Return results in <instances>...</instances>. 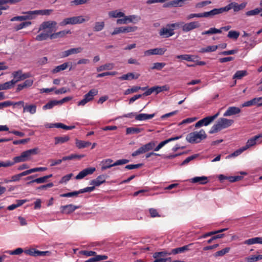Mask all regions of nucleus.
<instances>
[{"label": "nucleus", "mask_w": 262, "mask_h": 262, "mask_svg": "<svg viewBox=\"0 0 262 262\" xmlns=\"http://www.w3.org/2000/svg\"><path fill=\"white\" fill-rule=\"evenodd\" d=\"M260 259H262V255H252L246 258L248 262H256Z\"/></svg>", "instance_id": "nucleus-43"}, {"label": "nucleus", "mask_w": 262, "mask_h": 262, "mask_svg": "<svg viewBox=\"0 0 262 262\" xmlns=\"http://www.w3.org/2000/svg\"><path fill=\"white\" fill-rule=\"evenodd\" d=\"M239 36V32L236 31L231 30L228 32L227 37L231 39L236 40Z\"/></svg>", "instance_id": "nucleus-48"}, {"label": "nucleus", "mask_w": 262, "mask_h": 262, "mask_svg": "<svg viewBox=\"0 0 262 262\" xmlns=\"http://www.w3.org/2000/svg\"><path fill=\"white\" fill-rule=\"evenodd\" d=\"M247 5V3H243L241 4H238L235 2H232L226 6L223 7L224 12H228L230 10L233 9L234 12H238L241 10L244 9Z\"/></svg>", "instance_id": "nucleus-12"}, {"label": "nucleus", "mask_w": 262, "mask_h": 262, "mask_svg": "<svg viewBox=\"0 0 262 262\" xmlns=\"http://www.w3.org/2000/svg\"><path fill=\"white\" fill-rule=\"evenodd\" d=\"M181 26L182 30L184 32H188L192 30L199 28L200 27V24L198 21H193L187 23H179Z\"/></svg>", "instance_id": "nucleus-10"}, {"label": "nucleus", "mask_w": 262, "mask_h": 262, "mask_svg": "<svg viewBox=\"0 0 262 262\" xmlns=\"http://www.w3.org/2000/svg\"><path fill=\"white\" fill-rule=\"evenodd\" d=\"M46 181H47L46 177V176H43L42 177H40V178L35 179L33 180H32L31 181L28 182L27 184H31V183H33L34 182H35L37 184H41V183H43L46 182Z\"/></svg>", "instance_id": "nucleus-54"}, {"label": "nucleus", "mask_w": 262, "mask_h": 262, "mask_svg": "<svg viewBox=\"0 0 262 262\" xmlns=\"http://www.w3.org/2000/svg\"><path fill=\"white\" fill-rule=\"evenodd\" d=\"M137 29L136 26H127V27H121L116 28L114 31L111 33L112 35H115L120 33H129L134 32Z\"/></svg>", "instance_id": "nucleus-13"}, {"label": "nucleus", "mask_w": 262, "mask_h": 262, "mask_svg": "<svg viewBox=\"0 0 262 262\" xmlns=\"http://www.w3.org/2000/svg\"><path fill=\"white\" fill-rule=\"evenodd\" d=\"M224 12V10L223 7L218 9H214L210 11L203 13V17H210L217 14L223 13Z\"/></svg>", "instance_id": "nucleus-19"}, {"label": "nucleus", "mask_w": 262, "mask_h": 262, "mask_svg": "<svg viewBox=\"0 0 262 262\" xmlns=\"http://www.w3.org/2000/svg\"><path fill=\"white\" fill-rule=\"evenodd\" d=\"M38 251L34 248H31L29 249L25 250V253L27 255L32 256H38Z\"/></svg>", "instance_id": "nucleus-52"}, {"label": "nucleus", "mask_w": 262, "mask_h": 262, "mask_svg": "<svg viewBox=\"0 0 262 262\" xmlns=\"http://www.w3.org/2000/svg\"><path fill=\"white\" fill-rule=\"evenodd\" d=\"M25 202H26V200H16V204H12L11 205H9L7 207V209L9 210H13L16 209V208H17L18 207H20L23 204H24Z\"/></svg>", "instance_id": "nucleus-35"}, {"label": "nucleus", "mask_w": 262, "mask_h": 262, "mask_svg": "<svg viewBox=\"0 0 262 262\" xmlns=\"http://www.w3.org/2000/svg\"><path fill=\"white\" fill-rule=\"evenodd\" d=\"M193 57L194 56L193 55L190 54H183L176 56V58L177 59L184 60L187 61H193Z\"/></svg>", "instance_id": "nucleus-40"}, {"label": "nucleus", "mask_w": 262, "mask_h": 262, "mask_svg": "<svg viewBox=\"0 0 262 262\" xmlns=\"http://www.w3.org/2000/svg\"><path fill=\"white\" fill-rule=\"evenodd\" d=\"M24 14V15L22 16H18L13 17L11 19V21H23L26 20H32L35 19L36 18L35 13L34 10L33 11H29L27 12H23L22 13Z\"/></svg>", "instance_id": "nucleus-9"}, {"label": "nucleus", "mask_w": 262, "mask_h": 262, "mask_svg": "<svg viewBox=\"0 0 262 262\" xmlns=\"http://www.w3.org/2000/svg\"><path fill=\"white\" fill-rule=\"evenodd\" d=\"M88 19H87V20H86L82 16H73L64 19L60 23V25L64 26L67 25L81 24Z\"/></svg>", "instance_id": "nucleus-6"}, {"label": "nucleus", "mask_w": 262, "mask_h": 262, "mask_svg": "<svg viewBox=\"0 0 262 262\" xmlns=\"http://www.w3.org/2000/svg\"><path fill=\"white\" fill-rule=\"evenodd\" d=\"M219 115V113H217L213 116L206 117L195 124L196 128L200 127L202 126H207L212 122Z\"/></svg>", "instance_id": "nucleus-11"}, {"label": "nucleus", "mask_w": 262, "mask_h": 262, "mask_svg": "<svg viewBox=\"0 0 262 262\" xmlns=\"http://www.w3.org/2000/svg\"><path fill=\"white\" fill-rule=\"evenodd\" d=\"M218 48V46H209L206 48H201L200 50V53H207L215 51Z\"/></svg>", "instance_id": "nucleus-37"}, {"label": "nucleus", "mask_w": 262, "mask_h": 262, "mask_svg": "<svg viewBox=\"0 0 262 262\" xmlns=\"http://www.w3.org/2000/svg\"><path fill=\"white\" fill-rule=\"evenodd\" d=\"M230 250V247H226L220 251H218L213 254L215 257L223 256L229 252Z\"/></svg>", "instance_id": "nucleus-36"}, {"label": "nucleus", "mask_w": 262, "mask_h": 262, "mask_svg": "<svg viewBox=\"0 0 262 262\" xmlns=\"http://www.w3.org/2000/svg\"><path fill=\"white\" fill-rule=\"evenodd\" d=\"M241 112V109L235 106H230L228 107L227 111L224 113L223 116L224 117L236 115Z\"/></svg>", "instance_id": "nucleus-22"}, {"label": "nucleus", "mask_w": 262, "mask_h": 262, "mask_svg": "<svg viewBox=\"0 0 262 262\" xmlns=\"http://www.w3.org/2000/svg\"><path fill=\"white\" fill-rule=\"evenodd\" d=\"M155 260L153 262H170L171 259L170 257L168 258H154Z\"/></svg>", "instance_id": "nucleus-64"}, {"label": "nucleus", "mask_w": 262, "mask_h": 262, "mask_svg": "<svg viewBox=\"0 0 262 262\" xmlns=\"http://www.w3.org/2000/svg\"><path fill=\"white\" fill-rule=\"evenodd\" d=\"M79 194V190L71 192H68L66 193L61 194L60 195V197H73L75 196H77Z\"/></svg>", "instance_id": "nucleus-61"}, {"label": "nucleus", "mask_w": 262, "mask_h": 262, "mask_svg": "<svg viewBox=\"0 0 262 262\" xmlns=\"http://www.w3.org/2000/svg\"><path fill=\"white\" fill-rule=\"evenodd\" d=\"M14 77L15 84L20 80H21V71L19 70L17 71L14 72L12 74Z\"/></svg>", "instance_id": "nucleus-51"}, {"label": "nucleus", "mask_w": 262, "mask_h": 262, "mask_svg": "<svg viewBox=\"0 0 262 262\" xmlns=\"http://www.w3.org/2000/svg\"><path fill=\"white\" fill-rule=\"evenodd\" d=\"M155 114H140L136 115V119L139 121H143L151 119L155 116Z\"/></svg>", "instance_id": "nucleus-26"}, {"label": "nucleus", "mask_w": 262, "mask_h": 262, "mask_svg": "<svg viewBox=\"0 0 262 262\" xmlns=\"http://www.w3.org/2000/svg\"><path fill=\"white\" fill-rule=\"evenodd\" d=\"M108 15L111 18H120L124 16V13L118 10L112 11L108 12Z\"/></svg>", "instance_id": "nucleus-34"}, {"label": "nucleus", "mask_w": 262, "mask_h": 262, "mask_svg": "<svg viewBox=\"0 0 262 262\" xmlns=\"http://www.w3.org/2000/svg\"><path fill=\"white\" fill-rule=\"evenodd\" d=\"M129 160L125 159H119L114 162L112 159H106L101 162V170L104 171L113 166L125 164Z\"/></svg>", "instance_id": "nucleus-3"}, {"label": "nucleus", "mask_w": 262, "mask_h": 262, "mask_svg": "<svg viewBox=\"0 0 262 262\" xmlns=\"http://www.w3.org/2000/svg\"><path fill=\"white\" fill-rule=\"evenodd\" d=\"M254 105L257 106H262V97L253 98Z\"/></svg>", "instance_id": "nucleus-63"}, {"label": "nucleus", "mask_w": 262, "mask_h": 262, "mask_svg": "<svg viewBox=\"0 0 262 262\" xmlns=\"http://www.w3.org/2000/svg\"><path fill=\"white\" fill-rule=\"evenodd\" d=\"M71 32L70 30H63L58 32L53 33L50 35V39H55L58 37H63L68 34H70Z\"/></svg>", "instance_id": "nucleus-30"}, {"label": "nucleus", "mask_w": 262, "mask_h": 262, "mask_svg": "<svg viewBox=\"0 0 262 262\" xmlns=\"http://www.w3.org/2000/svg\"><path fill=\"white\" fill-rule=\"evenodd\" d=\"M256 144H257V140L256 139L255 137L253 136L247 140V141L246 143V145L245 146H244L243 147L246 150L248 149L255 146L256 145Z\"/></svg>", "instance_id": "nucleus-29"}, {"label": "nucleus", "mask_w": 262, "mask_h": 262, "mask_svg": "<svg viewBox=\"0 0 262 262\" xmlns=\"http://www.w3.org/2000/svg\"><path fill=\"white\" fill-rule=\"evenodd\" d=\"M75 144L78 148L81 149L89 146L91 144V143L89 141H85L76 139Z\"/></svg>", "instance_id": "nucleus-33"}, {"label": "nucleus", "mask_w": 262, "mask_h": 262, "mask_svg": "<svg viewBox=\"0 0 262 262\" xmlns=\"http://www.w3.org/2000/svg\"><path fill=\"white\" fill-rule=\"evenodd\" d=\"M155 146V142L154 141H151L144 145H143L145 152L148 151L152 150Z\"/></svg>", "instance_id": "nucleus-56"}, {"label": "nucleus", "mask_w": 262, "mask_h": 262, "mask_svg": "<svg viewBox=\"0 0 262 262\" xmlns=\"http://www.w3.org/2000/svg\"><path fill=\"white\" fill-rule=\"evenodd\" d=\"M82 50L83 48L81 47L71 48L69 50L62 52L61 53V56L62 58H65L72 54L80 53Z\"/></svg>", "instance_id": "nucleus-17"}, {"label": "nucleus", "mask_w": 262, "mask_h": 262, "mask_svg": "<svg viewBox=\"0 0 262 262\" xmlns=\"http://www.w3.org/2000/svg\"><path fill=\"white\" fill-rule=\"evenodd\" d=\"M98 93V91L97 89H91L83 96L82 100L77 102V105L79 106H84L88 102L93 101L95 96L97 95Z\"/></svg>", "instance_id": "nucleus-5"}, {"label": "nucleus", "mask_w": 262, "mask_h": 262, "mask_svg": "<svg viewBox=\"0 0 262 262\" xmlns=\"http://www.w3.org/2000/svg\"><path fill=\"white\" fill-rule=\"evenodd\" d=\"M248 75L247 71L246 70H241L237 71L234 74L233 76V79H241L243 77Z\"/></svg>", "instance_id": "nucleus-39"}, {"label": "nucleus", "mask_w": 262, "mask_h": 262, "mask_svg": "<svg viewBox=\"0 0 262 262\" xmlns=\"http://www.w3.org/2000/svg\"><path fill=\"white\" fill-rule=\"evenodd\" d=\"M50 35L47 31H45L39 35H37L35 40L37 41H42L47 40L49 37L50 38Z\"/></svg>", "instance_id": "nucleus-38"}, {"label": "nucleus", "mask_w": 262, "mask_h": 262, "mask_svg": "<svg viewBox=\"0 0 262 262\" xmlns=\"http://www.w3.org/2000/svg\"><path fill=\"white\" fill-rule=\"evenodd\" d=\"M244 243L248 245L255 244H262V237H256L251 238L245 241Z\"/></svg>", "instance_id": "nucleus-27"}, {"label": "nucleus", "mask_w": 262, "mask_h": 262, "mask_svg": "<svg viewBox=\"0 0 262 262\" xmlns=\"http://www.w3.org/2000/svg\"><path fill=\"white\" fill-rule=\"evenodd\" d=\"M154 90V92H156V94H158L162 91H166L169 90L168 86L167 85H163V86H156L152 87Z\"/></svg>", "instance_id": "nucleus-45"}, {"label": "nucleus", "mask_w": 262, "mask_h": 262, "mask_svg": "<svg viewBox=\"0 0 262 262\" xmlns=\"http://www.w3.org/2000/svg\"><path fill=\"white\" fill-rule=\"evenodd\" d=\"M122 17H123V18H119L117 20V24H126L129 23L136 24L141 19L140 17L136 15H130L128 16H125L124 15V16H122Z\"/></svg>", "instance_id": "nucleus-8"}, {"label": "nucleus", "mask_w": 262, "mask_h": 262, "mask_svg": "<svg viewBox=\"0 0 262 262\" xmlns=\"http://www.w3.org/2000/svg\"><path fill=\"white\" fill-rule=\"evenodd\" d=\"M37 106L35 104H26L24 106L23 113H29L31 115L36 113Z\"/></svg>", "instance_id": "nucleus-20"}, {"label": "nucleus", "mask_w": 262, "mask_h": 262, "mask_svg": "<svg viewBox=\"0 0 262 262\" xmlns=\"http://www.w3.org/2000/svg\"><path fill=\"white\" fill-rule=\"evenodd\" d=\"M207 134L205 130L201 129L199 131H195L188 134L186 138L187 142L190 143H199L203 140L206 139Z\"/></svg>", "instance_id": "nucleus-1"}, {"label": "nucleus", "mask_w": 262, "mask_h": 262, "mask_svg": "<svg viewBox=\"0 0 262 262\" xmlns=\"http://www.w3.org/2000/svg\"><path fill=\"white\" fill-rule=\"evenodd\" d=\"M262 11V8H257L253 10L247 11L245 13L247 16H255Z\"/></svg>", "instance_id": "nucleus-42"}, {"label": "nucleus", "mask_w": 262, "mask_h": 262, "mask_svg": "<svg viewBox=\"0 0 262 262\" xmlns=\"http://www.w3.org/2000/svg\"><path fill=\"white\" fill-rule=\"evenodd\" d=\"M79 206L74 205L73 204H69L60 206V211L62 213L70 214L74 212L76 209H78Z\"/></svg>", "instance_id": "nucleus-16"}, {"label": "nucleus", "mask_w": 262, "mask_h": 262, "mask_svg": "<svg viewBox=\"0 0 262 262\" xmlns=\"http://www.w3.org/2000/svg\"><path fill=\"white\" fill-rule=\"evenodd\" d=\"M166 51L165 48H157L147 50L144 52L145 56H148L153 55H162Z\"/></svg>", "instance_id": "nucleus-14"}, {"label": "nucleus", "mask_w": 262, "mask_h": 262, "mask_svg": "<svg viewBox=\"0 0 262 262\" xmlns=\"http://www.w3.org/2000/svg\"><path fill=\"white\" fill-rule=\"evenodd\" d=\"M105 182V178L103 175H100L97 177L96 179L92 180L90 181V185L96 186H99Z\"/></svg>", "instance_id": "nucleus-21"}, {"label": "nucleus", "mask_w": 262, "mask_h": 262, "mask_svg": "<svg viewBox=\"0 0 262 262\" xmlns=\"http://www.w3.org/2000/svg\"><path fill=\"white\" fill-rule=\"evenodd\" d=\"M36 16L37 15H48L52 12V10L46 9V10H34Z\"/></svg>", "instance_id": "nucleus-47"}, {"label": "nucleus", "mask_w": 262, "mask_h": 262, "mask_svg": "<svg viewBox=\"0 0 262 262\" xmlns=\"http://www.w3.org/2000/svg\"><path fill=\"white\" fill-rule=\"evenodd\" d=\"M57 23L55 21H47L43 22L39 26V31L46 30L50 34L57 30Z\"/></svg>", "instance_id": "nucleus-7"}, {"label": "nucleus", "mask_w": 262, "mask_h": 262, "mask_svg": "<svg viewBox=\"0 0 262 262\" xmlns=\"http://www.w3.org/2000/svg\"><path fill=\"white\" fill-rule=\"evenodd\" d=\"M139 75H138L135 77L133 73H128L126 74H124L118 77V79L120 80H128L133 79H137L139 77Z\"/></svg>", "instance_id": "nucleus-31"}, {"label": "nucleus", "mask_w": 262, "mask_h": 262, "mask_svg": "<svg viewBox=\"0 0 262 262\" xmlns=\"http://www.w3.org/2000/svg\"><path fill=\"white\" fill-rule=\"evenodd\" d=\"M72 63L70 62H64L59 66L56 67L54 69L52 70V73H57L60 71L66 70L68 67L71 65Z\"/></svg>", "instance_id": "nucleus-24"}, {"label": "nucleus", "mask_w": 262, "mask_h": 262, "mask_svg": "<svg viewBox=\"0 0 262 262\" xmlns=\"http://www.w3.org/2000/svg\"><path fill=\"white\" fill-rule=\"evenodd\" d=\"M14 165V163L10 160L0 162V167H8Z\"/></svg>", "instance_id": "nucleus-60"}, {"label": "nucleus", "mask_w": 262, "mask_h": 262, "mask_svg": "<svg viewBox=\"0 0 262 262\" xmlns=\"http://www.w3.org/2000/svg\"><path fill=\"white\" fill-rule=\"evenodd\" d=\"M114 68V64L113 63H107L97 68V71L99 72L105 70H111Z\"/></svg>", "instance_id": "nucleus-28"}, {"label": "nucleus", "mask_w": 262, "mask_h": 262, "mask_svg": "<svg viewBox=\"0 0 262 262\" xmlns=\"http://www.w3.org/2000/svg\"><path fill=\"white\" fill-rule=\"evenodd\" d=\"M192 245V244H190L189 245L173 249L171 250V254H177L178 253H183L186 251H188L189 250V247H190Z\"/></svg>", "instance_id": "nucleus-25"}, {"label": "nucleus", "mask_w": 262, "mask_h": 262, "mask_svg": "<svg viewBox=\"0 0 262 262\" xmlns=\"http://www.w3.org/2000/svg\"><path fill=\"white\" fill-rule=\"evenodd\" d=\"M245 150H246V149L243 146L241 148L235 150L234 152L232 153L231 155H229L228 156V157L231 158V157H237V156H239V155H241L243 152H244Z\"/></svg>", "instance_id": "nucleus-58"}, {"label": "nucleus", "mask_w": 262, "mask_h": 262, "mask_svg": "<svg viewBox=\"0 0 262 262\" xmlns=\"http://www.w3.org/2000/svg\"><path fill=\"white\" fill-rule=\"evenodd\" d=\"M171 254V252H168L167 251H162L159 252H156L153 254L154 258H164L167 255H169Z\"/></svg>", "instance_id": "nucleus-46"}, {"label": "nucleus", "mask_w": 262, "mask_h": 262, "mask_svg": "<svg viewBox=\"0 0 262 262\" xmlns=\"http://www.w3.org/2000/svg\"><path fill=\"white\" fill-rule=\"evenodd\" d=\"M15 84L14 79H12L11 81L6 82L4 83H3V89L8 90L12 88Z\"/></svg>", "instance_id": "nucleus-55"}, {"label": "nucleus", "mask_w": 262, "mask_h": 262, "mask_svg": "<svg viewBox=\"0 0 262 262\" xmlns=\"http://www.w3.org/2000/svg\"><path fill=\"white\" fill-rule=\"evenodd\" d=\"M145 152H146L144 150L143 146H142L141 147H140L138 149H137V150L134 151L132 153V156L133 157H136L139 155L142 154Z\"/></svg>", "instance_id": "nucleus-62"}, {"label": "nucleus", "mask_w": 262, "mask_h": 262, "mask_svg": "<svg viewBox=\"0 0 262 262\" xmlns=\"http://www.w3.org/2000/svg\"><path fill=\"white\" fill-rule=\"evenodd\" d=\"M190 181L193 183H199L200 184H206L208 182V178L205 176L196 177L190 179Z\"/></svg>", "instance_id": "nucleus-23"}, {"label": "nucleus", "mask_w": 262, "mask_h": 262, "mask_svg": "<svg viewBox=\"0 0 262 262\" xmlns=\"http://www.w3.org/2000/svg\"><path fill=\"white\" fill-rule=\"evenodd\" d=\"M31 22H30V21L24 22V23H22L19 24L18 25L16 26L15 27V29L16 31H18V30H19L21 29H23L24 28H26V27L31 25Z\"/></svg>", "instance_id": "nucleus-59"}, {"label": "nucleus", "mask_w": 262, "mask_h": 262, "mask_svg": "<svg viewBox=\"0 0 262 262\" xmlns=\"http://www.w3.org/2000/svg\"><path fill=\"white\" fill-rule=\"evenodd\" d=\"M54 140L55 144H62L70 140V137L67 135H65L61 137H56Z\"/></svg>", "instance_id": "nucleus-32"}, {"label": "nucleus", "mask_w": 262, "mask_h": 262, "mask_svg": "<svg viewBox=\"0 0 262 262\" xmlns=\"http://www.w3.org/2000/svg\"><path fill=\"white\" fill-rule=\"evenodd\" d=\"M96 171L95 167H88L81 171L75 177L77 180H81L88 175L93 174Z\"/></svg>", "instance_id": "nucleus-15"}, {"label": "nucleus", "mask_w": 262, "mask_h": 262, "mask_svg": "<svg viewBox=\"0 0 262 262\" xmlns=\"http://www.w3.org/2000/svg\"><path fill=\"white\" fill-rule=\"evenodd\" d=\"M180 26L179 23L167 24L166 27L163 28L160 30L159 35L166 38L172 36L174 34V28L179 27Z\"/></svg>", "instance_id": "nucleus-4"}, {"label": "nucleus", "mask_w": 262, "mask_h": 262, "mask_svg": "<svg viewBox=\"0 0 262 262\" xmlns=\"http://www.w3.org/2000/svg\"><path fill=\"white\" fill-rule=\"evenodd\" d=\"M143 130V128L138 127H127L126 130V134H138Z\"/></svg>", "instance_id": "nucleus-41"}, {"label": "nucleus", "mask_w": 262, "mask_h": 262, "mask_svg": "<svg viewBox=\"0 0 262 262\" xmlns=\"http://www.w3.org/2000/svg\"><path fill=\"white\" fill-rule=\"evenodd\" d=\"M24 251L25 250H24L22 248H18L13 251H10V250L6 251L5 252V253L9 254L10 255H19V254L22 253L23 252H24Z\"/></svg>", "instance_id": "nucleus-53"}, {"label": "nucleus", "mask_w": 262, "mask_h": 262, "mask_svg": "<svg viewBox=\"0 0 262 262\" xmlns=\"http://www.w3.org/2000/svg\"><path fill=\"white\" fill-rule=\"evenodd\" d=\"M140 90L139 86H134L130 89H128L126 90L124 93L125 95H129L131 93H135Z\"/></svg>", "instance_id": "nucleus-57"}, {"label": "nucleus", "mask_w": 262, "mask_h": 262, "mask_svg": "<svg viewBox=\"0 0 262 262\" xmlns=\"http://www.w3.org/2000/svg\"><path fill=\"white\" fill-rule=\"evenodd\" d=\"M104 27V23L103 21L96 22L94 27L95 31H100L103 30Z\"/></svg>", "instance_id": "nucleus-49"}, {"label": "nucleus", "mask_w": 262, "mask_h": 262, "mask_svg": "<svg viewBox=\"0 0 262 262\" xmlns=\"http://www.w3.org/2000/svg\"><path fill=\"white\" fill-rule=\"evenodd\" d=\"M233 120L231 119L221 118L218 120L217 122L212 126L209 133L210 134L217 133L224 128L229 127L233 124Z\"/></svg>", "instance_id": "nucleus-2"}, {"label": "nucleus", "mask_w": 262, "mask_h": 262, "mask_svg": "<svg viewBox=\"0 0 262 262\" xmlns=\"http://www.w3.org/2000/svg\"><path fill=\"white\" fill-rule=\"evenodd\" d=\"M166 65L164 62H155L151 67V70H161Z\"/></svg>", "instance_id": "nucleus-50"}, {"label": "nucleus", "mask_w": 262, "mask_h": 262, "mask_svg": "<svg viewBox=\"0 0 262 262\" xmlns=\"http://www.w3.org/2000/svg\"><path fill=\"white\" fill-rule=\"evenodd\" d=\"M38 152V149L37 148H34L30 149L21 152V155L23 158L25 159V161L30 160L31 159V156L35 155Z\"/></svg>", "instance_id": "nucleus-18"}, {"label": "nucleus", "mask_w": 262, "mask_h": 262, "mask_svg": "<svg viewBox=\"0 0 262 262\" xmlns=\"http://www.w3.org/2000/svg\"><path fill=\"white\" fill-rule=\"evenodd\" d=\"M58 104H59V102H58V100H52V101L49 102L46 105L43 106L42 108L43 110L51 109L54 106L58 105Z\"/></svg>", "instance_id": "nucleus-44"}]
</instances>
